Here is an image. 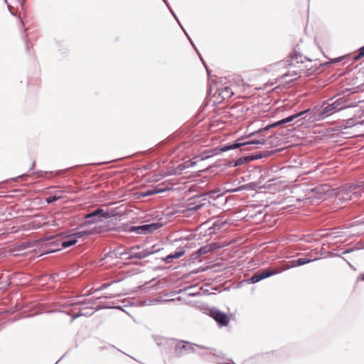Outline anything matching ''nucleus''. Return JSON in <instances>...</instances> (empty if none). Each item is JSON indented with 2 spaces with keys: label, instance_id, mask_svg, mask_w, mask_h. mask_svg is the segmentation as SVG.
Returning a JSON list of instances; mask_svg holds the SVG:
<instances>
[{
  "label": "nucleus",
  "instance_id": "obj_1",
  "mask_svg": "<svg viewBox=\"0 0 364 364\" xmlns=\"http://www.w3.org/2000/svg\"><path fill=\"white\" fill-rule=\"evenodd\" d=\"M346 106L343 104L341 99L337 100L331 104L327 105L324 107H316L312 109H308L304 111L300 112L297 114L291 115L285 119L279 120L275 123L265 127L263 129H259L257 132L268 130L269 128L275 127L277 126L283 125L294 121L295 119L305 115L304 118L308 117L309 121H319L321 120L340 110L346 108Z\"/></svg>",
  "mask_w": 364,
  "mask_h": 364
},
{
  "label": "nucleus",
  "instance_id": "obj_2",
  "mask_svg": "<svg viewBox=\"0 0 364 364\" xmlns=\"http://www.w3.org/2000/svg\"><path fill=\"white\" fill-rule=\"evenodd\" d=\"M304 60H306L305 57L300 53H294L286 60L277 63L274 67L278 70L287 68V71L282 73L281 77L283 78L291 77L293 78L290 80H292L296 79L304 72V67L303 66Z\"/></svg>",
  "mask_w": 364,
  "mask_h": 364
},
{
  "label": "nucleus",
  "instance_id": "obj_3",
  "mask_svg": "<svg viewBox=\"0 0 364 364\" xmlns=\"http://www.w3.org/2000/svg\"><path fill=\"white\" fill-rule=\"evenodd\" d=\"M363 190L360 186L350 185L339 188L336 193V199L343 202L361 197Z\"/></svg>",
  "mask_w": 364,
  "mask_h": 364
},
{
  "label": "nucleus",
  "instance_id": "obj_4",
  "mask_svg": "<svg viewBox=\"0 0 364 364\" xmlns=\"http://www.w3.org/2000/svg\"><path fill=\"white\" fill-rule=\"evenodd\" d=\"M112 216L109 212L105 211L102 208H97L83 217V220L81 223V227H87L94 223L102 221V218H109Z\"/></svg>",
  "mask_w": 364,
  "mask_h": 364
},
{
  "label": "nucleus",
  "instance_id": "obj_5",
  "mask_svg": "<svg viewBox=\"0 0 364 364\" xmlns=\"http://www.w3.org/2000/svg\"><path fill=\"white\" fill-rule=\"evenodd\" d=\"M157 250H151L149 249L144 250L141 252H136L133 248H129L124 251H117L115 253V256L119 259H141L148 256L153 255L156 252Z\"/></svg>",
  "mask_w": 364,
  "mask_h": 364
},
{
  "label": "nucleus",
  "instance_id": "obj_6",
  "mask_svg": "<svg viewBox=\"0 0 364 364\" xmlns=\"http://www.w3.org/2000/svg\"><path fill=\"white\" fill-rule=\"evenodd\" d=\"M195 347L201 349L203 348V346H198L184 341H178L175 346V354L178 357H181L188 353H194Z\"/></svg>",
  "mask_w": 364,
  "mask_h": 364
},
{
  "label": "nucleus",
  "instance_id": "obj_7",
  "mask_svg": "<svg viewBox=\"0 0 364 364\" xmlns=\"http://www.w3.org/2000/svg\"><path fill=\"white\" fill-rule=\"evenodd\" d=\"M209 314L218 323L220 327L227 326L230 322V317L217 308L208 309L206 314Z\"/></svg>",
  "mask_w": 364,
  "mask_h": 364
},
{
  "label": "nucleus",
  "instance_id": "obj_8",
  "mask_svg": "<svg viewBox=\"0 0 364 364\" xmlns=\"http://www.w3.org/2000/svg\"><path fill=\"white\" fill-rule=\"evenodd\" d=\"M221 86V82L216 81L215 79L209 80L208 95L211 97L215 98L213 101L214 103L218 101Z\"/></svg>",
  "mask_w": 364,
  "mask_h": 364
},
{
  "label": "nucleus",
  "instance_id": "obj_9",
  "mask_svg": "<svg viewBox=\"0 0 364 364\" xmlns=\"http://www.w3.org/2000/svg\"><path fill=\"white\" fill-rule=\"evenodd\" d=\"M203 286L204 284L190 286L184 289V291L188 296L203 297L205 294V290H203Z\"/></svg>",
  "mask_w": 364,
  "mask_h": 364
},
{
  "label": "nucleus",
  "instance_id": "obj_10",
  "mask_svg": "<svg viewBox=\"0 0 364 364\" xmlns=\"http://www.w3.org/2000/svg\"><path fill=\"white\" fill-rule=\"evenodd\" d=\"M48 240H49V243L50 245V249L49 250V252H55L61 250L63 249L61 247V243L60 241H62V237L59 236H51L48 237Z\"/></svg>",
  "mask_w": 364,
  "mask_h": 364
},
{
  "label": "nucleus",
  "instance_id": "obj_11",
  "mask_svg": "<svg viewBox=\"0 0 364 364\" xmlns=\"http://www.w3.org/2000/svg\"><path fill=\"white\" fill-rule=\"evenodd\" d=\"M234 95L232 87L230 86H221L217 102L230 98Z\"/></svg>",
  "mask_w": 364,
  "mask_h": 364
},
{
  "label": "nucleus",
  "instance_id": "obj_12",
  "mask_svg": "<svg viewBox=\"0 0 364 364\" xmlns=\"http://www.w3.org/2000/svg\"><path fill=\"white\" fill-rule=\"evenodd\" d=\"M210 225L208 227V235H212L220 229L223 225V222H221L219 219L212 218L206 220V225Z\"/></svg>",
  "mask_w": 364,
  "mask_h": 364
},
{
  "label": "nucleus",
  "instance_id": "obj_13",
  "mask_svg": "<svg viewBox=\"0 0 364 364\" xmlns=\"http://www.w3.org/2000/svg\"><path fill=\"white\" fill-rule=\"evenodd\" d=\"M100 232H101V228L100 227H94L90 229L77 231V232H75V234L78 239H80L82 237H88L92 235L99 234V233H100Z\"/></svg>",
  "mask_w": 364,
  "mask_h": 364
},
{
  "label": "nucleus",
  "instance_id": "obj_14",
  "mask_svg": "<svg viewBox=\"0 0 364 364\" xmlns=\"http://www.w3.org/2000/svg\"><path fill=\"white\" fill-rule=\"evenodd\" d=\"M154 338L157 346L164 347V349H168L171 347L174 342L172 339L160 336H155Z\"/></svg>",
  "mask_w": 364,
  "mask_h": 364
},
{
  "label": "nucleus",
  "instance_id": "obj_15",
  "mask_svg": "<svg viewBox=\"0 0 364 364\" xmlns=\"http://www.w3.org/2000/svg\"><path fill=\"white\" fill-rule=\"evenodd\" d=\"M62 240H63L60 241V242L61 243V247L63 248H67L73 246L75 245L78 241V238L75 233L71 234L67 237H62Z\"/></svg>",
  "mask_w": 364,
  "mask_h": 364
},
{
  "label": "nucleus",
  "instance_id": "obj_16",
  "mask_svg": "<svg viewBox=\"0 0 364 364\" xmlns=\"http://www.w3.org/2000/svg\"><path fill=\"white\" fill-rule=\"evenodd\" d=\"M264 144H265V140L264 139H261L259 140H252V141H245L242 143H235V144L231 145L228 149H237L242 146L257 145V144L264 145Z\"/></svg>",
  "mask_w": 364,
  "mask_h": 364
},
{
  "label": "nucleus",
  "instance_id": "obj_17",
  "mask_svg": "<svg viewBox=\"0 0 364 364\" xmlns=\"http://www.w3.org/2000/svg\"><path fill=\"white\" fill-rule=\"evenodd\" d=\"M161 226L162 223H153L151 224L142 225H141V228L143 229V234H147L153 232L154 231L158 230Z\"/></svg>",
  "mask_w": 364,
  "mask_h": 364
},
{
  "label": "nucleus",
  "instance_id": "obj_18",
  "mask_svg": "<svg viewBox=\"0 0 364 364\" xmlns=\"http://www.w3.org/2000/svg\"><path fill=\"white\" fill-rule=\"evenodd\" d=\"M312 260L309 259H305V258H299L296 260H293L291 262V264L287 265L285 268L282 269V270H287L291 267H295L297 266H301L306 264H308L311 262Z\"/></svg>",
  "mask_w": 364,
  "mask_h": 364
},
{
  "label": "nucleus",
  "instance_id": "obj_19",
  "mask_svg": "<svg viewBox=\"0 0 364 364\" xmlns=\"http://www.w3.org/2000/svg\"><path fill=\"white\" fill-rule=\"evenodd\" d=\"M186 251L183 248H180L175 252L170 254L167 255L166 257L162 258L163 261H164L166 263H168L171 262L173 259H178L182 257L185 254Z\"/></svg>",
  "mask_w": 364,
  "mask_h": 364
},
{
  "label": "nucleus",
  "instance_id": "obj_20",
  "mask_svg": "<svg viewBox=\"0 0 364 364\" xmlns=\"http://www.w3.org/2000/svg\"><path fill=\"white\" fill-rule=\"evenodd\" d=\"M35 166H36V162H35V161H33V162L32 163L30 169L28 170V173H23V174L21 175V176H18V177H16V178H14V181H17L18 178H25L26 177H27V176H30V175H31V174H32V173L36 174V175H38L39 177H40V176H42L43 171H36V172H31V171H32V170H33V168H34Z\"/></svg>",
  "mask_w": 364,
  "mask_h": 364
},
{
  "label": "nucleus",
  "instance_id": "obj_21",
  "mask_svg": "<svg viewBox=\"0 0 364 364\" xmlns=\"http://www.w3.org/2000/svg\"><path fill=\"white\" fill-rule=\"evenodd\" d=\"M283 270L281 269L279 271H272V270H269L268 269H264L262 272H259V278L260 279H265V278H267L270 276H272V275H274L276 274H278L279 272H282Z\"/></svg>",
  "mask_w": 364,
  "mask_h": 364
},
{
  "label": "nucleus",
  "instance_id": "obj_22",
  "mask_svg": "<svg viewBox=\"0 0 364 364\" xmlns=\"http://www.w3.org/2000/svg\"><path fill=\"white\" fill-rule=\"evenodd\" d=\"M190 302L192 304V305L193 306L198 308V309H200L201 311L205 309V303L203 301V296L200 297V299L193 300Z\"/></svg>",
  "mask_w": 364,
  "mask_h": 364
},
{
  "label": "nucleus",
  "instance_id": "obj_23",
  "mask_svg": "<svg viewBox=\"0 0 364 364\" xmlns=\"http://www.w3.org/2000/svg\"><path fill=\"white\" fill-rule=\"evenodd\" d=\"M208 196L209 198L218 199L220 197L223 196V193L220 190L218 191H210L209 192H206V197Z\"/></svg>",
  "mask_w": 364,
  "mask_h": 364
},
{
  "label": "nucleus",
  "instance_id": "obj_24",
  "mask_svg": "<svg viewBox=\"0 0 364 364\" xmlns=\"http://www.w3.org/2000/svg\"><path fill=\"white\" fill-rule=\"evenodd\" d=\"M164 191H165L164 189H160V188H154V189L146 190V191L143 192L142 196H144V197L145 196H152L154 194L162 193Z\"/></svg>",
  "mask_w": 364,
  "mask_h": 364
},
{
  "label": "nucleus",
  "instance_id": "obj_25",
  "mask_svg": "<svg viewBox=\"0 0 364 364\" xmlns=\"http://www.w3.org/2000/svg\"><path fill=\"white\" fill-rule=\"evenodd\" d=\"M117 282L118 281H112L111 282L104 283L100 287H98L97 289H95L93 291V293L106 289L107 288L110 287L112 284H113L114 283H117Z\"/></svg>",
  "mask_w": 364,
  "mask_h": 364
},
{
  "label": "nucleus",
  "instance_id": "obj_26",
  "mask_svg": "<svg viewBox=\"0 0 364 364\" xmlns=\"http://www.w3.org/2000/svg\"><path fill=\"white\" fill-rule=\"evenodd\" d=\"M208 354V358L212 360L213 361L217 362V363H222L223 362V358L220 357L219 355L215 356L214 355H210V354H212L211 352H206V355Z\"/></svg>",
  "mask_w": 364,
  "mask_h": 364
},
{
  "label": "nucleus",
  "instance_id": "obj_27",
  "mask_svg": "<svg viewBox=\"0 0 364 364\" xmlns=\"http://www.w3.org/2000/svg\"><path fill=\"white\" fill-rule=\"evenodd\" d=\"M121 296V294L119 293H116V294H106L104 296H100V297H97L95 301H97L99 299H101L102 298H105V299H112V298H115V297H118V296Z\"/></svg>",
  "mask_w": 364,
  "mask_h": 364
},
{
  "label": "nucleus",
  "instance_id": "obj_28",
  "mask_svg": "<svg viewBox=\"0 0 364 364\" xmlns=\"http://www.w3.org/2000/svg\"><path fill=\"white\" fill-rule=\"evenodd\" d=\"M93 314V311L92 312H78V313H76L75 314L73 317H72V321L75 320V318L80 317V316H91L92 314Z\"/></svg>",
  "mask_w": 364,
  "mask_h": 364
},
{
  "label": "nucleus",
  "instance_id": "obj_29",
  "mask_svg": "<svg viewBox=\"0 0 364 364\" xmlns=\"http://www.w3.org/2000/svg\"><path fill=\"white\" fill-rule=\"evenodd\" d=\"M130 232H136L138 234H143V229L141 228V225L139 226H132L129 228Z\"/></svg>",
  "mask_w": 364,
  "mask_h": 364
},
{
  "label": "nucleus",
  "instance_id": "obj_30",
  "mask_svg": "<svg viewBox=\"0 0 364 364\" xmlns=\"http://www.w3.org/2000/svg\"><path fill=\"white\" fill-rule=\"evenodd\" d=\"M249 280H250V283H252V284L259 282L261 279L259 278V273L257 272L255 274H254Z\"/></svg>",
  "mask_w": 364,
  "mask_h": 364
},
{
  "label": "nucleus",
  "instance_id": "obj_31",
  "mask_svg": "<svg viewBox=\"0 0 364 364\" xmlns=\"http://www.w3.org/2000/svg\"><path fill=\"white\" fill-rule=\"evenodd\" d=\"M363 57H364V46L359 49V53L354 57V60H358Z\"/></svg>",
  "mask_w": 364,
  "mask_h": 364
},
{
  "label": "nucleus",
  "instance_id": "obj_32",
  "mask_svg": "<svg viewBox=\"0 0 364 364\" xmlns=\"http://www.w3.org/2000/svg\"><path fill=\"white\" fill-rule=\"evenodd\" d=\"M163 1H164V2L166 4V5L168 6V8L169 9V10H170L171 13V14H172V15L174 16V18H176V20L177 21V22L178 23V24H179V26L181 27V28H182L183 30H184V29H183V27L181 26V25L180 24V23H179V21H178V18L176 17V14H174V12L171 10V9L169 7L167 0H163ZM183 31L185 32V31Z\"/></svg>",
  "mask_w": 364,
  "mask_h": 364
},
{
  "label": "nucleus",
  "instance_id": "obj_33",
  "mask_svg": "<svg viewBox=\"0 0 364 364\" xmlns=\"http://www.w3.org/2000/svg\"><path fill=\"white\" fill-rule=\"evenodd\" d=\"M59 199L58 197L55 196H49L46 198V202L48 203H51L54 201H56Z\"/></svg>",
  "mask_w": 364,
  "mask_h": 364
},
{
  "label": "nucleus",
  "instance_id": "obj_34",
  "mask_svg": "<svg viewBox=\"0 0 364 364\" xmlns=\"http://www.w3.org/2000/svg\"><path fill=\"white\" fill-rule=\"evenodd\" d=\"M198 252L200 255L205 254V246L200 247Z\"/></svg>",
  "mask_w": 364,
  "mask_h": 364
},
{
  "label": "nucleus",
  "instance_id": "obj_35",
  "mask_svg": "<svg viewBox=\"0 0 364 364\" xmlns=\"http://www.w3.org/2000/svg\"><path fill=\"white\" fill-rule=\"evenodd\" d=\"M198 54L199 55V58L202 62V63L203 64V65L205 66V60L203 59V58L202 57V55L199 53V52H198Z\"/></svg>",
  "mask_w": 364,
  "mask_h": 364
},
{
  "label": "nucleus",
  "instance_id": "obj_36",
  "mask_svg": "<svg viewBox=\"0 0 364 364\" xmlns=\"http://www.w3.org/2000/svg\"><path fill=\"white\" fill-rule=\"evenodd\" d=\"M24 2H25V0H19V4L22 9L23 8Z\"/></svg>",
  "mask_w": 364,
  "mask_h": 364
},
{
  "label": "nucleus",
  "instance_id": "obj_37",
  "mask_svg": "<svg viewBox=\"0 0 364 364\" xmlns=\"http://www.w3.org/2000/svg\"><path fill=\"white\" fill-rule=\"evenodd\" d=\"M80 304H95V302L87 301L86 300H84L83 301L80 302Z\"/></svg>",
  "mask_w": 364,
  "mask_h": 364
},
{
  "label": "nucleus",
  "instance_id": "obj_38",
  "mask_svg": "<svg viewBox=\"0 0 364 364\" xmlns=\"http://www.w3.org/2000/svg\"><path fill=\"white\" fill-rule=\"evenodd\" d=\"M131 248H133L134 250H136L140 249V246L139 245H135V246L132 247Z\"/></svg>",
  "mask_w": 364,
  "mask_h": 364
},
{
  "label": "nucleus",
  "instance_id": "obj_39",
  "mask_svg": "<svg viewBox=\"0 0 364 364\" xmlns=\"http://www.w3.org/2000/svg\"><path fill=\"white\" fill-rule=\"evenodd\" d=\"M360 125H364V121H362V122H360L359 123H357L355 124V127H358V126H360Z\"/></svg>",
  "mask_w": 364,
  "mask_h": 364
},
{
  "label": "nucleus",
  "instance_id": "obj_40",
  "mask_svg": "<svg viewBox=\"0 0 364 364\" xmlns=\"http://www.w3.org/2000/svg\"><path fill=\"white\" fill-rule=\"evenodd\" d=\"M261 158H262V155H257L254 157V159H261Z\"/></svg>",
  "mask_w": 364,
  "mask_h": 364
},
{
  "label": "nucleus",
  "instance_id": "obj_41",
  "mask_svg": "<svg viewBox=\"0 0 364 364\" xmlns=\"http://www.w3.org/2000/svg\"><path fill=\"white\" fill-rule=\"evenodd\" d=\"M210 250H212V247H210L209 248H208V246L206 245V250H205V252H207L210 251Z\"/></svg>",
  "mask_w": 364,
  "mask_h": 364
},
{
  "label": "nucleus",
  "instance_id": "obj_42",
  "mask_svg": "<svg viewBox=\"0 0 364 364\" xmlns=\"http://www.w3.org/2000/svg\"><path fill=\"white\" fill-rule=\"evenodd\" d=\"M191 45L193 46V47H194V48L196 49V51H197V53H198V51L197 50L196 48L195 47L194 43L191 42Z\"/></svg>",
  "mask_w": 364,
  "mask_h": 364
},
{
  "label": "nucleus",
  "instance_id": "obj_43",
  "mask_svg": "<svg viewBox=\"0 0 364 364\" xmlns=\"http://www.w3.org/2000/svg\"><path fill=\"white\" fill-rule=\"evenodd\" d=\"M191 45L193 46V47H194V48L196 49V51H197V53H198V51L197 50L196 48L195 47L194 43L191 42Z\"/></svg>",
  "mask_w": 364,
  "mask_h": 364
},
{
  "label": "nucleus",
  "instance_id": "obj_44",
  "mask_svg": "<svg viewBox=\"0 0 364 364\" xmlns=\"http://www.w3.org/2000/svg\"><path fill=\"white\" fill-rule=\"evenodd\" d=\"M191 45L193 46V47H194V48L196 49V51H197V53H198V51L197 50L196 48L195 47L194 43L191 42Z\"/></svg>",
  "mask_w": 364,
  "mask_h": 364
},
{
  "label": "nucleus",
  "instance_id": "obj_45",
  "mask_svg": "<svg viewBox=\"0 0 364 364\" xmlns=\"http://www.w3.org/2000/svg\"><path fill=\"white\" fill-rule=\"evenodd\" d=\"M360 278H361L362 280L364 281V273L360 276Z\"/></svg>",
  "mask_w": 364,
  "mask_h": 364
},
{
  "label": "nucleus",
  "instance_id": "obj_46",
  "mask_svg": "<svg viewBox=\"0 0 364 364\" xmlns=\"http://www.w3.org/2000/svg\"><path fill=\"white\" fill-rule=\"evenodd\" d=\"M26 49L28 50V43L26 42Z\"/></svg>",
  "mask_w": 364,
  "mask_h": 364
},
{
  "label": "nucleus",
  "instance_id": "obj_47",
  "mask_svg": "<svg viewBox=\"0 0 364 364\" xmlns=\"http://www.w3.org/2000/svg\"><path fill=\"white\" fill-rule=\"evenodd\" d=\"M60 172H61V171H58L56 172V174H57V175H58V174H60Z\"/></svg>",
  "mask_w": 364,
  "mask_h": 364
},
{
  "label": "nucleus",
  "instance_id": "obj_48",
  "mask_svg": "<svg viewBox=\"0 0 364 364\" xmlns=\"http://www.w3.org/2000/svg\"><path fill=\"white\" fill-rule=\"evenodd\" d=\"M255 132L250 133V136H252V135H254V134H255Z\"/></svg>",
  "mask_w": 364,
  "mask_h": 364
},
{
  "label": "nucleus",
  "instance_id": "obj_49",
  "mask_svg": "<svg viewBox=\"0 0 364 364\" xmlns=\"http://www.w3.org/2000/svg\"><path fill=\"white\" fill-rule=\"evenodd\" d=\"M350 252V250H346V251H345L343 253H348V252Z\"/></svg>",
  "mask_w": 364,
  "mask_h": 364
},
{
  "label": "nucleus",
  "instance_id": "obj_50",
  "mask_svg": "<svg viewBox=\"0 0 364 364\" xmlns=\"http://www.w3.org/2000/svg\"><path fill=\"white\" fill-rule=\"evenodd\" d=\"M319 198H320V199H322V198H323V196L321 195V196H319Z\"/></svg>",
  "mask_w": 364,
  "mask_h": 364
},
{
  "label": "nucleus",
  "instance_id": "obj_51",
  "mask_svg": "<svg viewBox=\"0 0 364 364\" xmlns=\"http://www.w3.org/2000/svg\"><path fill=\"white\" fill-rule=\"evenodd\" d=\"M206 72L208 73V68H205Z\"/></svg>",
  "mask_w": 364,
  "mask_h": 364
},
{
  "label": "nucleus",
  "instance_id": "obj_52",
  "mask_svg": "<svg viewBox=\"0 0 364 364\" xmlns=\"http://www.w3.org/2000/svg\"><path fill=\"white\" fill-rule=\"evenodd\" d=\"M57 363H58V362L55 364H57Z\"/></svg>",
  "mask_w": 364,
  "mask_h": 364
}]
</instances>
